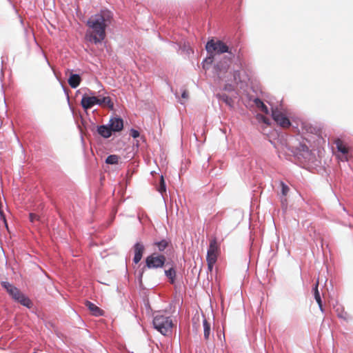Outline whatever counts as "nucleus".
<instances>
[{"mask_svg":"<svg viewBox=\"0 0 353 353\" xmlns=\"http://www.w3.org/2000/svg\"><path fill=\"white\" fill-rule=\"evenodd\" d=\"M112 19V12L107 9L101 10L100 12L92 15L88 19L86 24L95 34H90L89 41L94 44L103 41L106 37V28L111 23Z\"/></svg>","mask_w":353,"mask_h":353,"instance_id":"1","label":"nucleus"},{"mask_svg":"<svg viewBox=\"0 0 353 353\" xmlns=\"http://www.w3.org/2000/svg\"><path fill=\"white\" fill-rule=\"evenodd\" d=\"M205 50L208 53V56L201 62L202 68L205 70H208L210 65L213 63L216 54L221 55L226 53L223 57L236 56V48L234 47H230L225 42L221 40L215 41L214 39H211L207 41L205 44Z\"/></svg>","mask_w":353,"mask_h":353,"instance_id":"2","label":"nucleus"},{"mask_svg":"<svg viewBox=\"0 0 353 353\" xmlns=\"http://www.w3.org/2000/svg\"><path fill=\"white\" fill-rule=\"evenodd\" d=\"M154 328L159 331L161 334L166 336L169 332H171L173 323L170 316L157 314L152 321Z\"/></svg>","mask_w":353,"mask_h":353,"instance_id":"3","label":"nucleus"},{"mask_svg":"<svg viewBox=\"0 0 353 353\" xmlns=\"http://www.w3.org/2000/svg\"><path fill=\"white\" fill-rule=\"evenodd\" d=\"M166 257L162 254L152 253L145 259V267L147 269H158L167 266Z\"/></svg>","mask_w":353,"mask_h":353,"instance_id":"4","label":"nucleus"},{"mask_svg":"<svg viewBox=\"0 0 353 353\" xmlns=\"http://www.w3.org/2000/svg\"><path fill=\"white\" fill-rule=\"evenodd\" d=\"M235 56L222 57L213 66V73L219 78H221V75L225 74L234 59Z\"/></svg>","mask_w":353,"mask_h":353,"instance_id":"5","label":"nucleus"},{"mask_svg":"<svg viewBox=\"0 0 353 353\" xmlns=\"http://www.w3.org/2000/svg\"><path fill=\"white\" fill-rule=\"evenodd\" d=\"M287 148L290 151L292 155L298 159L309 160L311 155V151L308 146L303 143H299L297 145L287 146Z\"/></svg>","mask_w":353,"mask_h":353,"instance_id":"6","label":"nucleus"},{"mask_svg":"<svg viewBox=\"0 0 353 353\" xmlns=\"http://www.w3.org/2000/svg\"><path fill=\"white\" fill-rule=\"evenodd\" d=\"M271 117L276 124L283 128L293 126L289 118L276 108H272Z\"/></svg>","mask_w":353,"mask_h":353,"instance_id":"7","label":"nucleus"},{"mask_svg":"<svg viewBox=\"0 0 353 353\" xmlns=\"http://www.w3.org/2000/svg\"><path fill=\"white\" fill-rule=\"evenodd\" d=\"M89 94L85 93L81 98V105L85 111L92 108L94 105H97L98 97L95 96V92L87 89Z\"/></svg>","mask_w":353,"mask_h":353,"instance_id":"8","label":"nucleus"},{"mask_svg":"<svg viewBox=\"0 0 353 353\" xmlns=\"http://www.w3.org/2000/svg\"><path fill=\"white\" fill-rule=\"evenodd\" d=\"M123 119L119 116H112L108 123L112 133L119 132L123 129Z\"/></svg>","mask_w":353,"mask_h":353,"instance_id":"9","label":"nucleus"},{"mask_svg":"<svg viewBox=\"0 0 353 353\" xmlns=\"http://www.w3.org/2000/svg\"><path fill=\"white\" fill-rule=\"evenodd\" d=\"M219 251L220 247L218 244L216 238L214 236L210 241L206 258L217 260V256Z\"/></svg>","mask_w":353,"mask_h":353,"instance_id":"10","label":"nucleus"},{"mask_svg":"<svg viewBox=\"0 0 353 353\" xmlns=\"http://www.w3.org/2000/svg\"><path fill=\"white\" fill-rule=\"evenodd\" d=\"M134 252L133 263L135 264L139 263L144 254L145 245L141 241H137L132 246Z\"/></svg>","mask_w":353,"mask_h":353,"instance_id":"11","label":"nucleus"},{"mask_svg":"<svg viewBox=\"0 0 353 353\" xmlns=\"http://www.w3.org/2000/svg\"><path fill=\"white\" fill-rule=\"evenodd\" d=\"M13 299L28 308H30L32 305L30 299L20 290L18 291Z\"/></svg>","mask_w":353,"mask_h":353,"instance_id":"12","label":"nucleus"},{"mask_svg":"<svg viewBox=\"0 0 353 353\" xmlns=\"http://www.w3.org/2000/svg\"><path fill=\"white\" fill-rule=\"evenodd\" d=\"M82 78L79 74H74L72 70L70 72V76L68 79V83L72 88H77L81 83Z\"/></svg>","mask_w":353,"mask_h":353,"instance_id":"13","label":"nucleus"},{"mask_svg":"<svg viewBox=\"0 0 353 353\" xmlns=\"http://www.w3.org/2000/svg\"><path fill=\"white\" fill-rule=\"evenodd\" d=\"M85 305L91 312L94 316H102L104 315V311L90 301H85Z\"/></svg>","mask_w":353,"mask_h":353,"instance_id":"14","label":"nucleus"},{"mask_svg":"<svg viewBox=\"0 0 353 353\" xmlns=\"http://www.w3.org/2000/svg\"><path fill=\"white\" fill-rule=\"evenodd\" d=\"M165 276L168 278L171 285H175L176 280V270L174 265H172L168 269L164 270Z\"/></svg>","mask_w":353,"mask_h":353,"instance_id":"15","label":"nucleus"},{"mask_svg":"<svg viewBox=\"0 0 353 353\" xmlns=\"http://www.w3.org/2000/svg\"><path fill=\"white\" fill-rule=\"evenodd\" d=\"M97 132L101 137L104 139H108L112 134L110 128L108 125V123L105 125H98L97 128Z\"/></svg>","mask_w":353,"mask_h":353,"instance_id":"16","label":"nucleus"},{"mask_svg":"<svg viewBox=\"0 0 353 353\" xmlns=\"http://www.w3.org/2000/svg\"><path fill=\"white\" fill-rule=\"evenodd\" d=\"M171 243L170 239H163L160 241H154L153 245L158 250L159 252H163Z\"/></svg>","mask_w":353,"mask_h":353,"instance_id":"17","label":"nucleus"},{"mask_svg":"<svg viewBox=\"0 0 353 353\" xmlns=\"http://www.w3.org/2000/svg\"><path fill=\"white\" fill-rule=\"evenodd\" d=\"M1 285L4 288L9 295L13 299L16 296V294L19 290L17 288L12 285L8 281H1Z\"/></svg>","mask_w":353,"mask_h":353,"instance_id":"18","label":"nucleus"},{"mask_svg":"<svg viewBox=\"0 0 353 353\" xmlns=\"http://www.w3.org/2000/svg\"><path fill=\"white\" fill-rule=\"evenodd\" d=\"M97 105L108 107L111 110H114V103L110 97H98Z\"/></svg>","mask_w":353,"mask_h":353,"instance_id":"19","label":"nucleus"},{"mask_svg":"<svg viewBox=\"0 0 353 353\" xmlns=\"http://www.w3.org/2000/svg\"><path fill=\"white\" fill-rule=\"evenodd\" d=\"M335 144H336L337 151L339 153H341L342 155L349 154V147L343 141H341L340 139H336L335 141Z\"/></svg>","mask_w":353,"mask_h":353,"instance_id":"20","label":"nucleus"},{"mask_svg":"<svg viewBox=\"0 0 353 353\" xmlns=\"http://www.w3.org/2000/svg\"><path fill=\"white\" fill-rule=\"evenodd\" d=\"M233 79L236 84L243 83L246 81L247 76L244 74H243L241 70H236L233 72Z\"/></svg>","mask_w":353,"mask_h":353,"instance_id":"21","label":"nucleus"},{"mask_svg":"<svg viewBox=\"0 0 353 353\" xmlns=\"http://www.w3.org/2000/svg\"><path fill=\"white\" fill-rule=\"evenodd\" d=\"M216 98L219 99V101L225 103L230 108H233V100L228 94L225 93H218L216 94Z\"/></svg>","mask_w":353,"mask_h":353,"instance_id":"22","label":"nucleus"},{"mask_svg":"<svg viewBox=\"0 0 353 353\" xmlns=\"http://www.w3.org/2000/svg\"><path fill=\"white\" fill-rule=\"evenodd\" d=\"M334 311L339 319H343L345 321H348V314L345 311V309L343 306L339 305L334 307Z\"/></svg>","mask_w":353,"mask_h":353,"instance_id":"23","label":"nucleus"},{"mask_svg":"<svg viewBox=\"0 0 353 353\" xmlns=\"http://www.w3.org/2000/svg\"><path fill=\"white\" fill-rule=\"evenodd\" d=\"M203 326L204 339L208 340L210 335L211 326L210 323L206 320V319H204L203 321Z\"/></svg>","mask_w":353,"mask_h":353,"instance_id":"24","label":"nucleus"},{"mask_svg":"<svg viewBox=\"0 0 353 353\" xmlns=\"http://www.w3.org/2000/svg\"><path fill=\"white\" fill-rule=\"evenodd\" d=\"M254 103L257 108H259L263 112L268 114L269 112V109L268 106L263 102V101L259 98H256L254 100Z\"/></svg>","mask_w":353,"mask_h":353,"instance_id":"25","label":"nucleus"},{"mask_svg":"<svg viewBox=\"0 0 353 353\" xmlns=\"http://www.w3.org/2000/svg\"><path fill=\"white\" fill-rule=\"evenodd\" d=\"M119 157L117 154H110L108 155L105 160V163L108 165H116L119 162Z\"/></svg>","mask_w":353,"mask_h":353,"instance_id":"26","label":"nucleus"},{"mask_svg":"<svg viewBox=\"0 0 353 353\" xmlns=\"http://www.w3.org/2000/svg\"><path fill=\"white\" fill-rule=\"evenodd\" d=\"M157 190L161 194L166 192V185L163 176H161L160 177L159 185Z\"/></svg>","mask_w":353,"mask_h":353,"instance_id":"27","label":"nucleus"},{"mask_svg":"<svg viewBox=\"0 0 353 353\" xmlns=\"http://www.w3.org/2000/svg\"><path fill=\"white\" fill-rule=\"evenodd\" d=\"M280 185H281V195L283 196H285L288 194V193L290 190V188H289L288 185L287 184H285L283 181L280 182Z\"/></svg>","mask_w":353,"mask_h":353,"instance_id":"28","label":"nucleus"},{"mask_svg":"<svg viewBox=\"0 0 353 353\" xmlns=\"http://www.w3.org/2000/svg\"><path fill=\"white\" fill-rule=\"evenodd\" d=\"M146 269L147 268L145 266H143V268H141L139 270V273H138V275H137V279H138V281H139L140 284L142 283L143 276L144 272L145 271Z\"/></svg>","mask_w":353,"mask_h":353,"instance_id":"29","label":"nucleus"},{"mask_svg":"<svg viewBox=\"0 0 353 353\" xmlns=\"http://www.w3.org/2000/svg\"><path fill=\"white\" fill-rule=\"evenodd\" d=\"M29 219L31 223H34L35 221H40V217L37 214L31 212L29 214Z\"/></svg>","mask_w":353,"mask_h":353,"instance_id":"30","label":"nucleus"},{"mask_svg":"<svg viewBox=\"0 0 353 353\" xmlns=\"http://www.w3.org/2000/svg\"><path fill=\"white\" fill-rule=\"evenodd\" d=\"M130 135L134 138V139H137L138 137H139L140 136V132H139V130L134 129V128H131L130 130Z\"/></svg>","mask_w":353,"mask_h":353,"instance_id":"31","label":"nucleus"},{"mask_svg":"<svg viewBox=\"0 0 353 353\" xmlns=\"http://www.w3.org/2000/svg\"><path fill=\"white\" fill-rule=\"evenodd\" d=\"M206 261H207V263H208V269L210 270H212V268H213L214 265L216 262V259H211L206 258Z\"/></svg>","mask_w":353,"mask_h":353,"instance_id":"32","label":"nucleus"},{"mask_svg":"<svg viewBox=\"0 0 353 353\" xmlns=\"http://www.w3.org/2000/svg\"><path fill=\"white\" fill-rule=\"evenodd\" d=\"M258 119L260 121L265 123L267 125H270V119L263 115H258Z\"/></svg>","mask_w":353,"mask_h":353,"instance_id":"33","label":"nucleus"},{"mask_svg":"<svg viewBox=\"0 0 353 353\" xmlns=\"http://www.w3.org/2000/svg\"><path fill=\"white\" fill-rule=\"evenodd\" d=\"M0 217L1 219H3V221L5 222L6 225L7 226L6 215L2 210V204H0Z\"/></svg>","mask_w":353,"mask_h":353,"instance_id":"34","label":"nucleus"},{"mask_svg":"<svg viewBox=\"0 0 353 353\" xmlns=\"http://www.w3.org/2000/svg\"><path fill=\"white\" fill-rule=\"evenodd\" d=\"M338 159L341 161H348V154L342 155H338Z\"/></svg>","mask_w":353,"mask_h":353,"instance_id":"35","label":"nucleus"},{"mask_svg":"<svg viewBox=\"0 0 353 353\" xmlns=\"http://www.w3.org/2000/svg\"><path fill=\"white\" fill-rule=\"evenodd\" d=\"M144 305L147 310H152V308L150 307V302H149L148 299H147L146 301H144Z\"/></svg>","mask_w":353,"mask_h":353,"instance_id":"36","label":"nucleus"},{"mask_svg":"<svg viewBox=\"0 0 353 353\" xmlns=\"http://www.w3.org/2000/svg\"><path fill=\"white\" fill-rule=\"evenodd\" d=\"M312 291L314 293H315V292H319V279H317L315 285L313 286Z\"/></svg>","mask_w":353,"mask_h":353,"instance_id":"37","label":"nucleus"},{"mask_svg":"<svg viewBox=\"0 0 353 353\" xmlns=\"http://www.w3.org/2000/svg\"><path fill=\"white\" fill-rule=\"evenodd\" d=\"M314 298L315 301H318V300L320 301V299H321V297L319 292H315V293H314Z\"/></svg>","mask_w":353,"mask_h":353,"instance_id":"38","label":"nucleus"},{"mask_svg":"<svg viewBox=\"0 0 353 353\" xmlns=\"http://www.w3.org/2000/svg\"><path fill=\"white\" fill-rule=\"evenodd\" d=\"M305 127H306V126H305V124L304 123H303V122H302V123H301V129H299V126H297V127H296V128H297V131H298L299 132H303V131H304V128H305Z\"/></svg>","mask_w":353,"mask_h":353,"instance_id":"39","label":"nucleus"},{"mask_svg":"<svg viewBox=\"0 0 353 353\" xmlns=\"http://www.w3.org/2000/svg\"><path fill=\"white\" fill-rule=\"evenodd\" d=\"M62 88L63 89V91H64L65 94H66L67 100H68V101L69 103L70 102V97H69V94H68V89L65 88L63 85H62Z\"/></svg>","mask_w":353,"mask_h":353,"instance_id":"40","label":"nucleus"},{"mask_svg":"<svg viewBox=\"0 0 353 353\" xmlns=\"http://www.w3.org/2000/svg\"><path fill=\"white\" fill-rule=\"evenodd\" d=\"M188 97V92L186 90H183L181 93V97L183 99H187Z\"/></svg>","mask_w":353,"mask_h":353,"instance_id":"41","label":"nucleus"},{"mask_svg":"<svg viewBox=\"0 0 353 353\" xmlns=\"http://www.w3.org/2000/svg\"><path fill=\"white\" fill-rule=\"evenodd\" d=\"M224 90H228V91H232L233 90V88L231 85H225V88H224Z\"/></svg>","mask_w":353,"mask_h":353,"instance_id":"42","label":"nucleus"},{"mask_svg":"<svg viewBox=\"0 0 353 353\" xmlns=\"http://www.w3.org/2000/svg\"><path fill=\"white\" fill-rule=\"evenodd\" d=\"M316 302L317 303L319 307L323 305L321 299H320V301H316Z\"/></svg>","mask_w":353,"mask_h":353,"instance_id":"43","label":"nucleus"},{"mask_svg":"<svg viewBox=\"0 0 353 353\" xmlns=\"http://www.w3.org/2000/svg\"><path fill=\"white\" fill-rule=\"evenodd\" d=\"M286 202H287L286 199H281V203H282L283 207L284 206V205H285Z\"/></svg>","mask_w":353,"mask_h":353,"instance_id":"44","label":"nucleus"},{"mask_svg":"<svg viewBox=\"0 0 353 353\" xmlns=\"http://www.w3.org/2000/svg\"><path fill=\"white\" fill-rule=\"evenodd\" d=\"M319 309H320L321 312L322 313H324L325 310H324V308H323V305H321V306H319Z\"/></svg>","mask_w":353,"mask_h":353,"instance_id":"45","label":"nucleus"},{"mask_svg":"<svg viewBox=\"0 0 353 353\" xmlns=\"http://www.w3.org/2000/svg\"><path fill=\"white\" fill-rule=\"evenodd\" d=\"M81 141H83V137L82 135L81 136Z\"/></svg>","mask_w":353,"mask_h":353,"instance_id":"46","label":"nucleus"}]
</instances>
